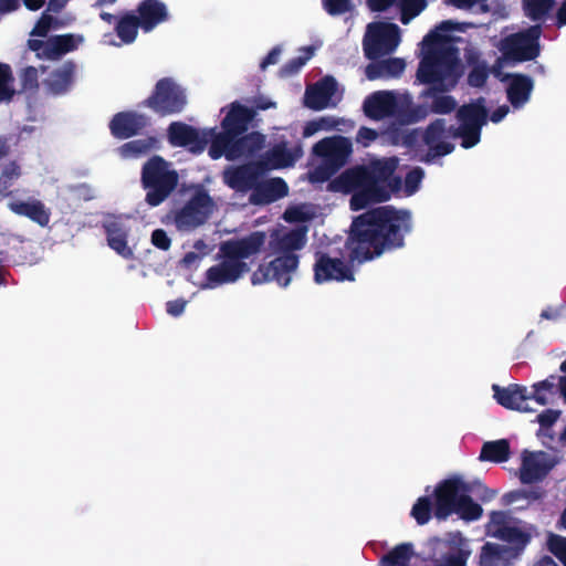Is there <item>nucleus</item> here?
Returning a JSON list of instances; mask_svg holds the SVG:
<instances>
[{"label":"nucleus","instance_id":"obj_52","mask_svg":"<svg viewBox=\"0 0 566 566\" xmlns=\"http://www.w3.org/2000/svg\"><path fill=\"white\" fill-rule=\"evenodd\" d=\"M21 91L35 93L39 88L38 69L27 66L20 72Z\"/></svg>","mask_w":566,"mask_h":566},{"label":"nucleus","instance_id":"obj_54","mask_svg":"<svg viewBox=\"0 0 566 566\" xmlns=\"http://www.w3.org/2000/svg\"><path fill=\"white\" fill-rule=\"evenodd\" d=\"M489 77V69L485 63L474 65L468 74V84L472 87H483Z\"/></svg>","mask_w":566,"mask_h":566},{"label":"nucleus","instance_id":"obj_2","mask_svg":"<svg viewBox=\"0 0 566 566\" xmlns=\"http://www.w3.org/2000/svg\"><path fill=\"white\" fill-rule=\"evenodd\" d=\"M461 76L460 60L454 48L429 49L419 61L416 78L428 85L419 98V104L429 114H450L457 107V101L447 93L452 91Z\"/></svg>","mask_w":566,"mask_h":566},{"label":"nucleus","instance_id":"obj_48","mask_svg":"<svg viewBox=\"0 0 566 566\" xmlns=\"http://www.w3.org/2000/svg\"><path fill=\"white\" fill-rule=\"evenodd\" d=\"M427 0H398L396 6L400 10V22L408 24L427 8Z\"/></svg>","mask_w":566,"mask_h":566},{"label":"nucleus","instance_id":"obj_44","mask_svg":"<svg viewBox=\"0 0 566 566\" xmlns=\"http://www.w3.org/2000/svg\"><path fill=\"white\" fill-rule=\"evenodd\" d=\"M555 4V0H523L525 14L532 21H545Z\"/></svg>","mask_w":566,"mask_h":566},{"label":"nucleus","instance_id":"obj_20","mask_svg":"<svg viewBox=\"0 0 566 566\" xmlns=\"http://www.w3.org/2000/svg\"><path fill=\"white\" fill-rule=\"evenodd\" d=\"M502 82H507L506 97L513 108H522L530 99L534 90V81L523 73H506Z\"/></svg>","mask_w":566,"mask_h":566},{"label":"nucleus","instance_id":"obj_36","mask_svg":"<svg viewBox=\"0 0 566 566\" xmlns=\"http://www.w3.org/2000/svg\"><path fill=\"white\" fill-rule=\"evenodd\" d=\"M135 12L137 14H124L116 23V33L124 43H132L135 41L138 29L142 27V2L137 4Z\"/></svg>","mask_w":566,"mask_h":566},{"label":"nucleus","instance_id":"obj_51","mask_svg":"<svg viewBox=\"0 0 566 566\" xmlns=\"http://www.w3.org/2000/svg\"><path fill=\"white\" fill-rule=\"evenodd\" d=\"M432 503L430 497L421 496L411 509V516L419 525L427 524L431 518Z\"/></svg>","mask_w":566,"mask_h":566},{"label":"nucleus","instance_id":"obj_27","mask_svg":"<svg viewBox=\"0 0 566 566\" xmlns=\"http://www.w3.org/2000/svg\"><path fill=\"white\" fill-rule=\"evenodd\" d=\"M205 134L208 143L210 142L208 154L212 159L226 157L228 160H235L237 135L226 129L217 133L214 128L205 130Z\"/></svg>","mask_w":566,"mask_h":566},{"label":"nucleus","instance_id":"obj_13","mask_svg":"<svg viewBox=\"0 0 566 566\" xmlns=\"http://www.w3.org/2000/svg\"><path fill=\"white\" fill-rule=\"evenodd\" d=\"M484 103L485 99L479 97L475 102L463 104L457 112V118L460 122L458 130L465 135L468 145L480 143L482 127L488 122V109Z\"/></svg>","mask_w":566,"mask_h":566},{"label":"nucleus","instance_id":"obj_18","mask_svg":"<svg viewBox=\"0 0 566 566\" xmlns=\"http://www.w3.org/2000/svg\"><path fill=\"white\" fill-rule=\"evenodd\" d=\"M262 177L261 165L248 163L237 167H230L223 172V180L228 187L237 192L245 193L254 191L259 179Z\"/></svg>","mask_w":566,"mask_h":566},{"label":"nucleus","instance_id":"obj_33","mask_svg":"<svg viewBox=\"0 0 566 566\" xmlns=\"http://www.w3.org/2000/svg\"><path fill=\"white\" fill-rule=\"evenodd\" d=\"M401 125H410L426 118V111L419 104H413L409 96L396 97L391 116Z\"/></svg>","mask_w":566,"mask_h":566},{"label":"nucleus","instance_id":"obj_8","mask_svg":"<svg viewBox=\"0 0 566 566\" xmlns=\"http://www.w3.org/2000/svg\"><path fill=\"white\" fill-rule=\"evenodd\" d=\"M352 153V142L344 136L326 137L317 142L313 147V154L321 157L323 164L314 171L315 180L329 179L347 164Z\"/></svg>","mask_w":566,"mask_h":566},{"label":"nucleus","instance_id":"obj_9","mask_svg":"<svg viewBox=\"0 0 566 566\" xmlns=\"http://www.w3.org/2000/svg\"><path fill=\"white\" fill-rule=\"evenodd\" d=\"M214 202L208 191L197 187L192 196L180 208L169 212L178 230L189 231L205 224L210 218Z\"/></svg>","mask_w":566,"mask_h":566},{"label":"nucleus","instance_id":"obj_12","mask_svg":"<svg viewBox=\"0 0 566 566\" xmlns=\"http://www.w3.org/2000/svg\"><path fill=\"white\" fill-rule=\"evenodd\" d=\"M187 103L185 92L170 78L157 82L153 94L144 102L156 113L165 116L180 113Z\"/></svg>","mask_w":566,"mask_h":566},{"label":"nucleus","instance_id":"obj_57","mask_svg":"<svg viewBox=\"0 0 566 566\" xmlns=\"http://www.w3.org/2000/svg\"><path fill=\"white\" fill-rule=\"evenodd\" d=\"M118 154L124 159L138 158L142 156V139H136L123 144L118 148Z\"/></svg>","mask_w":566,"mask_h":566},{"label":"nucleus","instance_id":"obj_45","mask_svg":"<svg viewBox=\"0 0 566 566\" xmlns=\"http://www.w3.org/2000/svg\"><path fill=\"white\" fill-rule=\"evenodd\" d=\"M387 134L391 144L407 148H415L420 140V132L417 128L389 127Z\"/></svg>","mask_w":566,"mask_h":566},{"label":"nucleus","instance_id":"obj_11","mask_svg":"<svg viewBox=\"0 0 566 566\" xmlns=\"http://www.w3.org/2000/svg\"><path fill=\"white\" fill-rule=\"evenodd\" d=\"M400 42V29L395 23L374 22L368 24V35L364 40V53L376 61L392 53Z\"/></svg>","mask_w":566,"mask_h":566},{"label":"nucleus","instance_id":"obj_3","mask_svg":"<svg viewBox=\"0 0 566 566\" xmlns=\"http://www.w3.org/2000/svg\"><path fill=\"white\" fill-rule=\"evenodd\" d=\"M308 228L304 224L289 229L285 227L273 229L270 232L269 250L275 258L268 263H262L251 275L253 285L266 282H276L286 287L300 265V255L307 242Z\"/></svg>","mask_w":566,"mask_h":566},{"label":"nucleus","instance_id":"obj_34","mask_svg":"<svg viewBox=\"0 0 566 566\" xmlns=\"http://www.w3.org/2000/svg\"><path fill=\"white\" fill-rule=\"evenodd\" d=\"M406 67L402 59L389 57L382 61H375L366 66V77L370 81L385 77H397Z\"/></svg>","mask_w":566,"mask_h":566},{"label":"nucleus","instance_id":"obj_7","mask_svg":"<svg viewBox=\"0 0 566 566\" xmlns=\"http://www.w3.org/2000/svg\"><path fill=\"white\" fill-rule=\"evenodd\" d=\"M178 175L169 169V163L160 156H153L144 164V188L149 190L145 200L151 207L160 205L176 188Z\"/></svg>","mask_w":566,"mask_h":566},{"label":"nucleus","instance_id":"obj_5","mask_svg":"<svg viewBox=\"0 0 566 566\" xmlns=\"http://www.w3.org/2000/svg\"><path fill=\"white\" fill-rule=\"evenodd\" d=\"M472 488L460 476H453L440 482L434 491V515L444 520L452 513L465 521H476L482 516L483 510L475 503L470 493Z\"/></svg>","mask_w":566,"mask_h":566},{"label":"nucleus","instance_id":"obj_29","mask_svg":"<svg viewBox=\"0 0 566 566\" xmlns=\"http://www.w3.org/2000/svg\"><path fill=\"white\" fill-rule=\"evenodd\" d=\"M75 71V63L73 61H66L50 73L49 77L43 81V85L50 94L63 95L72 87Z\"/></svg>","mask_w":566,"mask_h":566},{"label":"nucleus","instance_id":"obj_39","mask_svg":"<svg viewBox=\"0 0 566 566\" xmlns=\"http://www.w3.org/2000/svg\"><path fill=\"white\" fill-rule=\"evenodd\" d=\"M235 159L251 157L258 154L265 145V136L259 132L243 134L237 137Z\"/></svg>","mask_w":566,"mask_h":566},{"label":"nucleus","instance_id":"obj_10","mask_svg":"<svg viewBox=\"0 0 566 566\" xmlns=\"http://www.w3.org/2000/svg\"><path fill=\"white\" fill-rule=\"evenodd\" d=\"M541 34L542 27L536 24L525 31L506 36L501 48L503 56L514 63L535 60L541 53Z\"/></svg>","mask_w":566,"mask_h":566},{"label":"nucleus","instance_id":"obj_35","mask_svg":"<svg viewBox=\"0 0 566 566\" xmlns=\"http://www.w3.org/2000/svg\"><path fill=\"white\" fill-rule=\"evenodd\" d=\"M516 556L512 547L488 542L481 548L480 565L505 566L511 558Z\"/></svg>","mask_w":566,"mask_h":566},{"label":"nucleus","instance_id":"obj_6","mask_svg":"<svg viewBox=\"0 0 566 566\" xmlns=\"http://www.w3.org/2000/svg\"><path fill=\"white\" fill-rule=\"evenodd\" d=\"M332 187L343 193H352L349 207L353 211H359L371 203L387 201V195L380 189H375L373 179L366 166H355L343 171L332 181Z\"/></svg>","mask_w":566,"mask_h":566},{"label":"nucleus","instance_id":"obj_43","mask_svg":"<svg viewBox=\"0 0 566 566\" xmlns=\"http://www.w3.org/2000/svg\"><path fill=\"white\" fill-rule=\"evenodd\" d=\"M56 14L57 13H53L52 10H49L48 3L46 9L41 13L32 31L30 32V35L45 38L51 30H57L64 27V22L55 17Z\"/></svg>","mask_w":566,"mask_h":566},{"label":"nucleus","instance_id":"obj_14","mask_svg":"<svg viewBox=\"0 0 566 566\" xmlns=\"http://www.w3.org/2000/svg\"><path fill=\"white\" fill-rule=\"evenodd\" d=\"M420 139L428 150L422 161L430 164L434 159L444 157L454 150V145L448 140L447 123L443 118L432 120L422 133Z\"/></svg>","mask_w":566,"mask_h":566},{"label":"nucleus","instance_id":"obj_64","mask_svg":"<svg viewBox=\"0 0 566 566\" xmlns=\"http://www.w3.org/2000/svg\"><path fill=\"white\" fill-rule=\"evenodd\" d=\"M187 302L182 298L169 301L166 304L167 313L171 316H179L184 313Z\"/></svg>","mask_w":566,"mask_h":566},{"label":"nucleus","instance_id":"obj_25","mask_svg":"<svg viewBox=\"0 0 566 566\" xmlns=\"http://www.w3.org/2000/svg\"><path fill=\"white\" fill-rule=\"evenodd\" d=\"M337 91V82L333 76H325L305 91V105L314 111L324 109Z\"/></svg>","mask_w":566,"mask_h":566},{"label":"nucleus","instance_id":"obj_21","mask_svg":"<svg viewBox=\"0 0 566 566\" xmlns=\"http://www.w3.org/2000/svg\"><path fill=\"white\" fill-rule=\"evenodd\" d=\"M127 220L128 219L112 216L103 222V228L106 233L109 248L125 259H129L133 255V251L127 245V237L129 232V227L126 224Z\"/></svg>","mask_w":566,"mask_h":566},{"label":"nucleus","instance_id":"obj_15","mask_svg":"<svg viewBox=\"0 0 566 566\" xmlns=\"http://www.w3.org/2000/svg\"><path fill=\"white\" fill-rule=\"evenodd\" d=\"M314 281L318 284L329 281H354L355 275L350 265L340 258H332L324 252L315 254Z\"/></svg>","mask_w":566,"mask_h":566},{"label":"nucleus","instance_id":"obj_22","mask_svg":"<svg viewBox=\"0 0 566 566\" xmlns=\"http://www.w3.org/2000/svg\"><path fill=\"white\" fill-rule=\"evenodd\" d=\"M492 389L494 391V398L502 407L521 412L534 411L527 406V400L531 399V396H528L525 386L511 384L502 388L499 385H493Z\"/></svg>","mask_w":566,"mask_h":566},{"label":"nucleus","instance_id":"obj_62","mask_svg":"<svg viewBox=\"0 0 566 566\" xmlns=\"http://www.w3.org/2000/svg\"><path fill=\"white\" fill-rule=\"evenodd\" d=\"M27 44L31 51L35 52L36 57L46 59L48 40L43 41V40H39V39H29Z\"/></svg>","mask_w":566,"mask_h":566},{"label":"nucleus","instance_id":"obj_60","mask_svg":"<svg viewBox=\"0 0 566 566\" xmlns=\"http://www.w3.org/2000/svg\"><path fill=\"white\" fill-rule=\"evenodd\" d=\"M378 137V133L369 127H360L357 132L356 140L361 144L364 147L369 146L373 142H375Z\"/></svg>","mask_w":566,"mask_h":566},{"label":"nucleus","instance_id":"obj_41","mask_svg":"<svg viewBox=\"0 0 566 566\" xmlns=\"http://www.w3.org/2000/svg\"><path fill=\"white\" fill-rule=\"evenodd\" d=\"M412 555L413 545L401 543L382 556L379 566H410Z\"/></svg>","mask_w":566,"mask_h":566},{"label":"nucleus","instance_id":"obj_38","mask_svg":"<svg viewBox=\"0 0 566 566\" xmlns=\"http://www.w3.org/2000/svg\"><path fill=\"white\" fill-rule=\"evenodd\" d=\"M81 41L82 36H75L74 34H61L49 38L46 60H59L62 55L74 51Z\"/></svg>","mask_w":566,"mask_h":566},{"label":"nucleus","instance_id":"obj_23","mask_svg":"<svg viewBox=\"0 0 566 566\" xmlns=\"http://www.w3.org/2000/svg\"><path fill=\"white\" fill-rule=\"evenodd\" d=\"M8 208L17 216L25 217L38 226L45 228L51 220V210L39 199L13 200Z\"/></svg>","mask_w":566,"mask_h":566},{"label":"nucleus","instance_id":"obj_1","mask_svg":"<svg viewBox=\"0 0 566 566\" xmlns=\"http://www.w3.org/2000/svg\"><path fill=\"white\" fill-rule=\"evenodd\" d=\"M412 230L411 213L394 206L368 209L354 218L345 248L352 262L363 263L405 247Z\"/></svg>","mask_w":566,"mask_h":566},{"label":"nucleus","instance_id":"obj_53","mask_svg":"<svg viewBox=\"0 0 566 566\" xmlns=\"http://www.w3.org/2000/svg\"><path fill=\"white\" fill-rule=\"evenodd\" d=\"M424 177V171L421 167H415L406 174L405 177V192L407 196L416 193Z\"/></svg>","mask_w":566,"mask_h":566},{"label":"nucleus","instance_id":"obj_19","mask_svg":"<svg viewBox=\"0 0 566 566\" xmlns=\"http://www.w3.org/2000/svg\"><path fill=\"white\" fill-rule=\"evenodd\" d=\"M554 463L545 452L524 451L520 469V480L524 484L542 481L553 469Z\"/></svg>","mask_w":566,"mask_h":566},{"label":"nucleus","instance_id":"obj_59","mask_svg":"<svg viewBox=\"0 0 566 566\" xmlns=\"http://www.w3.org/2000/svg\"><path fill=\"white\" fill-rule=\"evenodd\" d=\"M151 243L160 249V250H168L171 244V240L163 229H156L151 234Z\"/></svg>","mask_w":566,"mask_h":566},{"label":"nucleus","instance_id":"obj_40","mask_svg":"<svg viewBox=\"0 0 566 566\" xmlns=\"http://www.w3.org/2000/svg\"><path fill=\"white\" fill-rule=\"evenodd\" d=\"M511 454L510 443L506 439L484 442L480 452L481 461L501 463L509 460Z\"/></svg>","mask_w":566,"mask_h":566},{"label":"nucleus","instance_id":"obj_31","mask_svg":"<svg viewBox=\"0 0 566 566\" xmlns=\"http://www.w3.org/2000/svg\"><path fill=\"white\" fill-rule=\"evenodd\" d=\"M108 127L116 139H128L142 129V115L128 111L118 112L112 117Z\"/></svg>","mask_w":566,"mask_h":566},{"label":"nucleus","instance_id":"obj_50","mask_svg":"<svg viewBox=\"0 0 566 566\" xmlns=\"http://www.w3.org/2000/svg\"><path fill=\"white\" fill-rule=\"evenodd\" d=\"M306 54L302 56H296L287 61L284 65L281 66L279 74L281 77H290L292 75L297 74L301 69L306 64V62L311 59L313 54V48H305Z\"/></svg>","mask_w":566,"mask_h":566},{"label":"nucleus","instance_id":"obj_30","mask_svg":"<svg viewBox=\"0 0 566 566\" xmlns=\"http://www.w3.org/2000/svg\"><path fill=\"white\" fill-rule=\"evenodd\" d=\"M303 156L301 145L289 148L285 142L275 144L264 154L266 166L272 169H280L293 166Z\"/></svg>","mask_w":566,"mask_h":566},{"label":"nucleus","instance_id":"obj_26","mask_svg":"<svg viewBox=\"0 0 566 566\" xmlns=\"http://www.w3.org/2000/svg\"><path fill=\"white\" fill-rule=\"evenodd\" d=\"M396 94L388 91H378L367 96L363 104L365 115L374 120L391 116L395 107Z\"/></svg>","mask_w":566,"mask_h":566},{"label":"nucleus","instance_id":"obj_37","mask_svg":"<svg viewBox=\"0 0 566 566\" xmlns=\"http://www.w3.org/2000/svg\"><path fill=\"white\" fill-rule=\"evenodd\" d=\"M169 20L167 6L160 0H144V33Z\"/></svg>","mask_w":566,"mask_h":566},{"label":"nucleus","instance_id":"obj_63","mask_svg":"<svg viewBox=\"0 0 566 566\" xmlns=\"http://www.w3.org/2000/svg\"><path fill=\"white\" fill-rule=\"evenodd\" d=\"M398 0H366V6L371 12H385L396 6Z\"/></svg>","mask_w":566,"mask_h":566},{"label":"nucleus","instance_id":"obj_42","mask_svg":"<svg viewBox=\"0 0 566 566\" xmlns=\"http://www.w3.org/2000/svg\"><path fill=\"white\" fill-rule=\"evenodd\" d=\"M56 14L57 13H53L52 10H49L48 3L46 9L41 13L32 31L30 32V35L45 38L51 30H57L64 27V22L55 17Z\"/></svg>","mask_w":566,"mask_h":566},{"label":"nucleus","instance_id":"obj_24","mask_svg":"<svg viewBox=\"0 0 566 566\" xmlns=\"http://www.w3.org/2000/svg\"><path fill=\"white\" fill-rule=\"evenodd\" d=\"M289 193V186L284 179L276 177L262 181L259 179L254 191L250 195V202L253 205H269Z\"/></svg>","mask_w":566,"mask_h":566},{"label":"nucleus","instance_id":"obj_32","mask_svg":"<svg viewBox=\"0 0 566 566\" xmlns=\"http://www.w3.org/2000/svg\"><path fill=\"white\" fill-rule=\"evenodd\" d=\"M502 517V513H493L492 522L495 524L496 530L493 535L500 539L511 544L514 553L518 555L530 543L531 535L517 526H511L505 523H500L495 517Z\"/></svg>","mask_w":566,"mask_h":566},{"label":"nucleus","instance_id":"obj_28","mask_svg":"<svg viewBox=\"0 0 566 566\" xmlns=\"http://www.w3.org/2000/svg\"><path fill=\"white\" fill-rule=\"evenodd\" d=\"M255 115V109L234 102L231 104L229 112L222 119L221 127L222 129L230 130L237 136H241L247 133Z\"/></svg>","mask_w":566,"mask_h":566},{"label":"nucleus","instance_id":"obj_4","mask_svg":"<svg viewBox=\"0 0 566 566\" xmlns=\"http://www.w3.org/2000/svg\"><path fill=\"white\" fill-rule=\"evenodd\" d=\"M265 242L266 234L263 231H254L243 238L221 242L217 253L220 262L206 271L201 289L213 290L238 282L250 271L245 260L260 253Z\"/></svg>","mask_w":566,"mask_h":566},{"label":"nucleus","instance_id":"obj_16","mask_svg":"<svg viewBox=\"0 0 566 566\" xmlns=\"http://www.w3.org/2000/svg\"><path fill=\"white\" fill-rule=\"evenodd\" d=\"M397 166L398 159L396 157L375 160L369 166H366L371 176L374 188L380 189L387 195V201L391 198L392 193L401 189L402 179L399 176H395Z\"/></svg>","mask_w":566,"mask_h":566},{"label":"nucleus","instance_id":"obj_55","mask_svg":"<svg viewBox=\"0 0 566 566\" xmlns=\"http://www.w3.org/2000/svg\"><path fill=\"white\" fill-rule=\"evenodd\" d=\"M322 7L332 17L345 14L353 9L352 0H322Z\"/></svg>","mask_w":566,"mask_h":566},{"label":"nucleus","instance_id":"obj_56","mask_svg":"<svg viewBox=\"0 0 566 566\" xmlns=\"http://www.w3.org/2000/svg\"><path fill=\"white\" fill-rule=\"evenodd\" d=\"M21 175L20 167L14 161L6 166L0 177V193H7L12 186V180Z\"/></svg>","mask_w":566,"mask_h":566},{"label":"nucleus","instance_id":"obj_47","mask_svg":"<svg viewBox=\"0 0 566 566\" xmlns=\"http://www.w3.org/2000/svg\"><path fill=\"white\" fill-rule=\"evenodd\" d=\"M14 75L9 64L0 62V104L13 99L17 91L14 88Z\"/></svg>","mask_w":566,"mask_h":566},{"label":"nucleus","instance_id":"obj_49","mask_svg":"<svg viewBox=\"0 0 566 566\" xmlns=\"http://www.w3.org/2000/svg\"><path fill=\"white\" fill-rule=\"evenodd\" d=\"M21 2L29 11H38L42 9L46 0H0V20L21 8Z\"/></svg>","mask_w":566,"mask_h":566},{"label":"nucleus","instance_id":"obj_61","mask_svg":"<svg viewBox=\"0 0 566 566\" xmlns=\"http://www.w3.org/2000/svg\"><path fill=\"white\" fill-rule=\"evenodd\" d=\"M558 416V411L553 409H546L537 416V422L542 428H549L557 421Z\"/></svg>","mask_w":566,"mask_h":566},{"label":"nucleus","instance_id":"obj_46","mask_svg":"<svg viewBox=\"0 0 566 566\" xmlns=\"http://www.w3.org/2000/svg\"><path fill=\"white\" fill-rule=\"evenodd\" d=\"M452 31H463V28L460 23L452 20L441 21L434 30H431L422 40V44L429 49H440L441 46H436L437 43L443 41V35L441 32H452Z\"/></svg>","mask_w":566,"mask_h":566},{"label":"nucleus","instance_id":"obj_17","mask_svg":"<svg viewBox=\"0 0 566 566\" xmlns=\"http://www.w3.org/2000/svg\"><path fill=\"white\" fill-rule=\"evenodd\" d=\"M168 142L174 147H185L191 153L200 154L208 145V136L205 132L182 123L172 122L168 126Z\"/></svg>","mask_w":566,"mask_h":566},{"label":"nucleus","instance_id":"obj_58","mask_svg":"<svg viewBox=\"0 0 566 566\" xmlns=\"http://www.w3.org/2000/svg\"><path fill=\"white\" fill-rule=\"evenodd\" d=\"M549 551L559 559L566 555V537L552 534L548 538Z\"/></svg>","mask_w":566,"mask_h":566}]
</instances>
